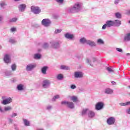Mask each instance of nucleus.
Listing matches in <instances>:
<instances>
[{
    "mask_svg": "<svg viewBox=\"0 0 130 130\" xmlns=\"http://www.w3.org/2000/svg\"><path fill=\"white\" fill-rule=\"evenodd\" d=\"M81 10V6L79 4L76 3L72 7H71L69 9L70 13H78V12H80Z\"/></svg>",
    "mask_w": 130,
    "mask_h": 130,
    "instance_id": "nucleus-1",
    "label": "nucleus"
},
{
    "mask_svg": "<svg viewBox=\"0 0 130 130\" xmlns=\"http://www.w3.org/2000/svg\"><path fill=\"white\" fill-rule=\"evenodd\" d=\"M2 99L3 101L1 102V104L3 105H8V104H10V103L13 102V100L10 97L6 99L5 96H2Z\"/></svg>",
    "mask_w": 130,
    "mask_h": 130,
    "instance_id": "nucleus-2",
    "label": "nucleus"
},
{
    "mask_svg": "<svg viewBox=\"0 0 130 130\" xmlns=\"http://www.w3.org/2000/svg\"><path fill=\"white\" fill-rule=\"evenodd\" d=\"M36 67H37V65L36 63H30L26 65L25 70L26 72H32Z\"/></svg>",
    "mask_w": 130,
    "mask_h": 130,
    "instance_id": "nucleus-3",
    "label": "nucleus"
},
{
    "mask_svg": "<svg viewBox=\"0 0 130 130\" xmlns=\"http://www.w3.org/2000/svg\"><path fill=\"white\" fill-rule=\"evenodd\" d=\"M116 121V119L115 117H109L107 119V123L108 125H114Z\"/></svg>",
    "mask_w": 130,
    "mask_h": 130,
    "instance_id": "nucleus-4",
    "label": "nucleus"
},
{
    "mask_svg": "<svg viewBox=\"0 0 130 130\" xmlns=\"http://www.w3.org/2000/svg\"><path fill=\"white\" fill-rule=\"evenodd\" d=\"M30 10L32 13H34L35 15H38L41 13V9L38 7L32 6L30 7Z\"/></svg>",
    "mask_w": 130,
    "mask_h": 130,
    "instance_id": "nucleus-5",
    "label": "nucleus"
},
{
    "mask_svg": "<svg viewBox=\"0 0 130 130\" xmlns=\"http://www.w3.org/2000/svg\"><path fill=\"white\" fill-rule=\"evenodd\" d=\"M41 24L44 27H49L51 25V21L47 18L42 20Z\"/></svg>",
    "mask_w": 130,
    "mask_h": 130,
    "instance_id": "nucleus-6",
    "label": "nucleus"
},
{
    "mask_svg": "<svg viewBox=\"0 0 130 130\" xmlns=\"http://www.w3.org/2000/svg\"><path fill=\"white\" fill-rule=\"evenodd\" d=\"M50 81L47 79H45L43 81L42 86L44 89H48L50 87Z\"/></svg>",
    "mask_w": 130,
    "mask_h": 130,
    "instance_id": "nucleus-7",
    "label": "nucleus"
},
{
    "mask_svg": "<svg viewBox=\"0 0 130 130\" xmlns=\"http://www.w3.org/2000/svg\"><path fill=\"white\" fill-rule=\"evenodd\" d=\"M4 62L7 64H9L12 62V59H11V55L9 54H6L4 55L3 58Z\"/></svg>",
    "mask_w": 130,
    "mask_h": 130,
    "instance_id": "nucleus-8",
    "label": "nucleus"
},
{
    "mask_svg": "<svg viewBox=\"0 0 130 130\" xmlns=\"http://www.w3.org/2000/svg\"><path fill=\"white\" fill-rule=\"evenodd\" d=\"M95 110H102L104 108V103L102 102H100L96 103L95 105Z\"/></svg>",
    "mask_w": 130,
    "mask_h": 130,
    "instance_id": "nucleus-9",
    "label": "nucleus"
},
{
    "mask_svg": "<svg viewBox=\"0 0 130 130\" xmlns=\"http://www.w3.org/2000/svg\"><path fill=\"white\" fill-rule=\"evenodd\" d=\"M87 63H89V65L91 67H93V63L96 62L97 61V59L96 58H92L90 60L89 58H87L86 59Z\"/></svg>",
    "mask_w": 130,
    "mask_h": 130,
    "instance_id": "nucleus-10",
    "label": "nucleus"
},
{
    "mask_svg": "<svg viewBox=\"0 0 130 130\" xmlns=\"http://www.w3.org/2000/svg\"><path fill=\"white\" fill-rule=\"evenodd\" d=\"M64 36L66 39L69 40H73L74 38H75V36L73 34H71L70 32H67L64 34Z\"/></svg>",
    "mask_w": 130,
    "mask_h": 130,
    "instance_id": "nucleus-11",
    "label": "nucleus"
},
{
    "mask_svg": "<svg viewBox=\"0 0 130 130\" xmlns=\"http://www.w3.org/2000/svg\"><path fill=\"white\" fill-rule=\"evenodd\" d=\"M74 77L76 79H81L84 77V73L82 72H76L74 73Z\"/></svg>",
    "mask_w": 130,
    "mask_h": 130,
    "instance_id": "nucleus-12",
    "label": "nucleus"
},
{
    "mask_svg": "<svg viewBox=\"0 0 130 130\" xmlns=\"http://www.w3.org/2000/svg\"><path fill=\"white\" fill-rule=\"evenodd\" d=\"M16 89L20 91H25L26 86L23 84H19L17 85Z\"/></svg>",
    "mask_w": 130,
    "mask_h": 130,
    "instance_id": "nucleus-13",
    "label": "nucleus"
},
{
    "mask_svg": "<svg viewBox=\"0 0 130 130\" xmlns=\"http://www.w3.org/2000/svg\"><path fill=\"white\" fill-rule=\"evenodd\" d=\"M18 9H19V12H25V10H26V4H20L18 6Z\"/></svg>",
    "mask_w": 130,
    "mask_h": 130,
    "instance_id": "nucleus-14",
    "label": "nucleus"
},
{
    "mask_svg": "<svg viewBox=\"0 0 130 130\" xmlns=\"http://www.w3.org/2000/svg\"><path fill=\"white\" fill-rule=\"evenodd\" d=\"M51 45L53 48H55V49L60 47V44H59V42H54L52 43Z\"/></svg>",
    "mask_w": 130,
    "mask_h": 130,
    "instance_id": "nucleus-15",
    "label": "nucleus"
},
{
    "mask_svg": "<svg viewBox=\"0 0 130 130\" xmlns=\"http://www.w3.org/2000/svg\"><path fill=\"white\" fill-rule=\"evenodd\" d=\"M113 23L114 24V27H119L121 25V21L119 20H116L115 21H113Z\"/></svg>",
    "mask_w": 130,
    "mask_h": 130,
    "instance_id": "nucleus-16",
    "label": "nucleus"
},
{
    "mask_svg": "<svg viewBox=\"0 0 130 130\" xmlns=\"http://www.w3.org/2000/svg\"><path fill=\"white\" fill-rule=\"evenodd\" d=\"M5 77L9 78V77H12L13 76V72L12 71H6L4 72Z\"/></svg>",
    "mask_w": 130,
    "mask_h": 130,
    "instance_id": "nucleus-17",
    "label": "nucleus"
},
{
    "mask_svg": "<svg viewBox=\"0 0 130 130\" xmlns=\"http://www.w3.org/2000/svg\"><path fill=\"white\" fill-rule=\"evenodd\" d=\"M67 106L70 109H74V108H75V105L74 104V103L72 102H68Z\"/></svg>",
    "mask_w": 130,
    "mask_h": 130,
    "instance_id": "nucleus-18",
    "label": "nucleus"
},
{
    "mask_svg": "<svg viewBox=\"0 0 130 130\" xmlns=\"http://www.w3.org/2000/svg\"><path fill=\"white\" fill-rule=\"evenodd\" d=\"M106 24H107V26L108 28H110V27L114 26L113 24V21L112 20H108L106 21Z\"/></svg>",
    "mask_w": 130,
    "mask_h": 130,
    "instance_id": "nucleus-19",
    "label": "nucleus"
},
{
    "mask_svg": "<svg viewBox=\"0 0 130 130\" xmlns=\"http://www.w3.org/2000/svg\"><path fill=\"white\" fill-rule=\"evenodd\" d=\"M88 117H90V118H93V117H95V112H94V111H91L89 110V111H88Z\"/></svg>",
    "mask_w": 130,
    "mask_h": 130,
    "instance_id": "nucleus-20",
    "label": "nucleus"
},
{
    "mask_svg": "<svg viewBox=\"0 0 130 130\" xmlns=\"http://www.w3.org/2000/svg\"><path fill=\"white\" fill-rule=\"evenodd\" d=\"M86 44H87V45H89V46H91V47L96 46V43H95L94 42V41L89 40H87Z\"/></svg>",
    "mask_w": 130,
    "mask_h": 130,
    "instance_id": "nucleus-21",
    "label": "nucleus"
},
{
    "mask_svg": "<svg viewBox=\"0 0 130 130\" xmlns=\"http://www.w3.org/2000/svg\"><path fill=\"white\" fill-rule=\"evenodd\" d=\"M47 69H48V67L44 66L41 69V73L43 75H46V72H47Z\"/></svg>",
    "mask_w": 130,
    "mask_h": 130,
    "instance_id": "nucleus-22",
    "label": "nucleus"
},
{
    "mask_svg": "<svg viewBox=\"0 0 130 130\" xmlns=\"http://www.w3.org/2000/svg\"><path fill=\"white\" fill-rule=\"evenodd\" d=\"M87 41L88 40L84 37L82 38L79 40V42L80 43H81V44H87Z\"/></svg>",
    "mask_w": 130,
    "mask_h": 130,
    "instance_id": "nucleus-23",
    "label": "nucleus"
},
{
    "mask_svg": "<svg viewBox=\"0 0 130 130\" xmlns=\"http://www.w3.org/2000/svg\"><path fill=\"white\" fill-rule=\"evenodd\" d=\"M60 69V70H63L64 71H70V67L65 65H61Z\"/></svg>",
    "mask_w": 130,
    "mask_h": 130,
    "instance_id": "nucleus-24",
    "label": "nucleus"
},
{
    "mask_svg": "<svg viewBox=\"0 0 130 130\" xmlns=\"http://www.w3.org/2000/svg\"><path fill=\"white\" fill-rule=\"evenodd\" d=\"M124 41H130V33L126 34L124 37Z\"/></svg>",
    "mask_w": 130,
    "mask_h": 130,
    "instance_id": "nucleus-25",
    "label": "nucleus"
},
{
    "mask_svg": "<svg viewBox=\"0 0 130 130\" xmlns=\"http://www.w3.org/2000/svg\"><path fill=\"white\" fill-rule=\"evenodd\" d=\"M33 58L34 59H40L41 58V55L40 53L34 54Z\"/></svg>",
    "mask_w": 130,
    "mask_h": 130,
    "instance_id": "nucleus-26",
    "label": "nucleus"
},
{
    "mask_svg": "<svg viewBox=\"0 0 130 130\" xmlns=\"http://www.w3.org/2000/svg\"><path fill=\"white\" fill-rule=\"evenodd\" d=\"M23 123L25 126H30V121L26 119H23Z\"/></svg>",
    "mask_w": 130,
    "mask_h": 130,
    "instance_id": "nucleus-27",
    "label": "nucleus"
},
{
    "mask_svg": "<svg viewBox=\"0 0 130 130\" xmlns=\"http://www.w3.org/2000/svg\"><path fill=\"white\" fill-rule=\"evenodd\" d=\"M105 94H112L113 93V90L110 88H106L105 90Z\"/></svg>",
    "mask_w": 130,
    "mask_h": 130,
    "instance_id": "nucleus-28",
    "label": "nucleus"
},
{
    "mask_svg": "<svg viewBox=\"0 0 130 130\" xmlns=\"http://www.w3.org/2000/svg\"><path fill=\"white\" fill-rule=\"evenodd\" d=\"M11 69L12 70V72H15L17 70V64H16V63L11 64Z\"/></svg>",
    "mask_w": 130,
    "mask_h": 130,
    "instance_id": "nucleus-29",
    "label": "nucleus"
},
{
    "mask_svg": "<svg viewBox=\"0 0 130 130\" xmlns=\"http://www.w3.org/2000/svg\"><path fill=\"white\" fill-rule=\"evenodd\" d=\"M89 109H83L82 111V115H86V114L87 113H89Z\"/></svg>",
    "mask_w": 130,
    "mask_h": 130,
    "instance_id": "nucleus-30",
    "label": "nucleus"
},
{
    "mask_svg": "<svg viewBox=\"0 0 130 130\" xmlns=\"http://www.w3.org/2000/svg\"><path fill=\"white\" fill-rule=\"evenodd\" d=\"M120 106H128L130 105V102H127L126 103H119Z\"/></svg>",
    "mask_w": 130,
    "mask_h": 130,
    "instance_id": "nucleus-31",
    "label": "nucleus"
},
{
    "mask_svg": "<svg viewBox=\"0 0 130 130\" xmlns=\"http://www.w3.org/2000/svg\"><path fill=\"white\" fill-rule=\"evenodd\" d=\"M12 109L13 108H12V107L8 106L4 108V111L7 112V111H11V110H12Z\"/></svg>",
    "mask_w": 130,
    "mask_h": 130,
    "instance_id": "nucleus-32",
    "label": "nucleus"
},
{
    "mask_svg": "<svg viewBox=\"0 0 130 130\" xmlns=\"http://www.w3.org/2000/svg\"><path fill=\"white\" fill-rule=\"evenodd\" d=\"M42 47L44 49H47V48L49 47V44H48L47 43H44L42 45Z\"/></svg>",
    "mask_w": 130,
    "mask_h": 130,
    "instance_id": "nucleus-33",
    "label": "nucleus"
},
{
    "mask_svg": "<svg viewBox=\"0 0 130 130\" xmlns=\"http://www.w3.org/2000/svg\"><path fill=\"white\" fill-rule=\"evenodd\" d=\"M60 98V96L59 95L57 94L55 95L52 99V102H54L56 99H59Z\"/></svg>",
    "mask_w": 130,
    "mask_h": 130,
    "instance_id": "nucleus-34",
    "label": "nucleus"
},
{
    "mask_svg": "<svg viewBox=\"0 0 130 130\" xmlns=\"http://www.w3.org/2000/svg\"><path fill=\"white\" fill-rule=\"evenodd\" d=\"M115 17L117 19H121V14L119 12H117L115 14Z\"/></svg>",
    "mask_w": 130,
    "mask_h": 130,
    "instance_id": "nucleus-35",
    "label": "nucleus"
},
{
    "mask_svg": "<svg viewBox=\"0 0 130 130\" xmlns=\"http://www.w3.org/2000/svg\"><path fill=\"white\" fill-rule=\"evenodd\" d=\"M71 100L73 102H78V101H79V100H78V98H77V96H73L71 97Z\"/></svg>",
    "mask_w": 130,
    "mask_h": 130,
    "instance_id": "nucleus-36",
    "label": "nucleus"
},
{
    "mask_svg": "<svg viewBox=\"0 0 130 130\" xmlns=\"http://www.w3.org/2000/svg\"><path fill=\"white\" fill-rule=\"evenodd\" d=\"M57 79L59 80H61L62 79H63V75L61 74H58L57 76Z\"/></svg>",
    "mask_w": 130,
    "mask_h": 130,
    "instance_id": "nucleus-37",
    "label": "nucleus"
},
{
    "mask_svg": "<svg viewBox=\"0 0 130 130\" xmlns=\"http://www.w3.org/2000/svg\"><path fill=\"white\" fill-rule=\"evenodd\" d=\"M17 21H18V18L17 17H14L11 19L9 20V22H10V23H15V22H17Z\"/></svg>",
    "mask_w": 130,
    "mask_h": 130,
    "instance_id": "nucleus-38",
    "label": "nucleus"
},
{
    "mask_svg": "<svg viewBox=\"0 0 130 130\" xmlns=\"http://www.w3.org/2000/svg\"><path fill=\"white\" fill-rule=\"evenodd\" d=\"M62 31V29L60 28H57L55 29L54 33L55 34H58V33H61V31Z\"/></svg>",
    "mask_w": 130,
    "mask_h": 130,
    "instance_id": "nucleus-39",
    "label": "nucleus"
},
{
    "mask_svg": "<svg viewBox=\"0 0 130 130\" xmlns=\"http://www.w3.org/2000/svg\"><path fill=\"white\" fill-rule=\"evenodd\" d=\"M9 43L14 44V43H16V42H17V41H16V40L11 38L9 39Z\"/></svg>",
    "mask_w": 130,
    "mask_h": 130,
    "instance_id": "nucleus-40",
    "label": "nucleus"
},
{
    "mask_svg": "<svg viewBox=\"0 0 130 130\" xmlns=\"http://www.w3.org/2000/svg\"><path fill=\"white\" fill-rule=\"evenodd\" d=\"M51 109H52V105H49L47 106L46 107V110H48V111H50V110H51Z\"/></svg>",
    "mask_w": 130,
    "mask_h": 130,
    "instance_id": "nucleus-41",
    "label": "nucleus"
},
{
    "mask_svg": "<svg viewBox=\"0 0 130 130\" xmlns=\"http://www.w3.org/2000/svg\"><path fill=\"white\" fill-rule=\"evenodd\" d=\"M7 6V4L5 2H2L0 3L1 8H4L5 6Z\"/></svg>",
    "mask_w": 130,
    "mask_h": 130,
    "instance_id": "nucleus-42",
    "label": "nucleus"
},
{
    "mask_svg": "<svg viewBox=\"0 0 130 130\" xmlns=\"http://www.w3.org/2000/svg\"><path fill=\"white\" fill-rule=\"evenodd\" d=\"M97 43H99V44H104V41L101 39L98 40Z\"/></svg>",
    "mask_w": 130,
    "mask_h": 130,
    "instance_id": "nucleus-43",
    "label": "nucleus"
},
{
    "mask_svg": "<svg viewBox=\"0 0 130 130\" xmlns=\"http://www.w3.org/2000/svg\"><path fill=\"white\" fill-rule=\"evenodd\" d=\"M17 31V28L16 27H12L11 28H10V32H11V33H14V32H16Z\"/></svg>",
    "mask_w": 130,
    "mask_h": 130,
    "instance_id": "nucleus-44",
    "label": "nucleus"
},
{
    "mask_svg": "<svg viewBox=\"0 0 130 130\" xmlns=\"http://www.w3.org/2000/svg\"><path fill=\"white\" fill-rule=\"evenodd\" d=\"M69 102L67 101H63L61 102V105H66L67 106L68 105V103Z\"/></svg>",
    "mask_w": 130,
    "mask_h": 130,
    "instance_id": "nucleus-45",
    "label": "nucleus"
},
{
    "mask_svg": "<svg viewBox=\"0 0 130 130\" xmlns=\"http://www.w3.org/2000/svg\"><path fill=\"white\" fill-rule=\"evenodd\" d=\"M17 115H18V114H17V113H13L11 115L10 117L13 118L14 117H16V116H17Z\"/></svg>",
    "mask_w": 130,
    "mask_h": 130,
    "instance_id": "nucleus-46",
    "label": "nucleus"
},
{
    "mask_svg": "<svg viewBox=\"0 0 130 130\" xmlns=\"http://www.w3.org/2000/svg\"><path fill=\"white\" fill-rule=\"evenodd\" d=\"M107 71L109 72V73H112L113 72V70L111 68L108 67L106 68Z\"/></svg>",
    "mask_w": 130,
    "mask_h": 130,
    "instance_id": "nucleus-47",
    "label": "nucleus"
},
{
    "mask_svg": "<svg viewBox=\"0 0 130 130\" xmlns=\"http://www.w3.org/2000/svg\"><path fill=\"white\" fill-rule=\"evenodd\" d=\"M55 1L58 4H63V0H55Z\"/></svg>",
    "mask_w": 130,
    "mask_h": 130,
    "instance_id": "nucleus-48",
    "label": "nucleus"
},
{
    "mask_svg": "<svg viewBox=\"0 0 130 130\" xmlns=\"http://www.w3.org/2000/svg\"><path fill=\"white\" fill-rule=\"evenodd\" d=\"M107 27V24L106 23L102 26V29L105 30L106 29V27Z\"/></svg>",
    "mask_w": 130,
    "mask_h": 130,
    "instance_id": "nucleus-49",
    "label": "nucleus"
},
{
    "mask_svg": "<svg viewBox=\"0 0 130 130\" xmlns=\"http://www.w3.org/2000/svg\"><path fill=\"white\" fill-rule=\"evenodd\" d=\"M116 50H117V51H118V52H122V49L117 48L116 49Z\"/></svg>",
    "mask_w": 130,
    "mask_h": 130,
    "instance_id": "nucleus-50",
    "label": "nucleus"
},
{
    "mask_svg": "<svg viewBox=\"0 0 130 130\" xmlns=\"http://www.w3.org/2000/svg\"><path fill=\"white\" fill-rule=\"evenodd\" d=\"M126 15H130V10H127L125 11Z\"/></svg>",
    "mask_w": 130,
    "mask_h": 130,
    "instance_id": "nucleus-51",
    "label": "nucleus"
},
{
    "mask_svg": "<svg viewBox=\"0 0 130 130\" xmlns=\"http://www.w3.org/2000/svg\"><path fill=\"white\" fill-rule=\"evenodd\" d=\"M76 85H75V84H72V85H71V89H76Z\"/></svg>",
    "mask_w": 130,
    "mask_h": 130,
    "instance_id": "nucleus-52",
    "label": "nucleus"
},
{
    "mask_svg": "<svg viewBox=\"0 0 130 130\" xmlns=\"http://www.w3.org/2000/svg\"><path fill=\"white\" fill-rule=\"evenodd\" d=\"M119 2H120L119 0H115L114 3L115 5H118V4H119Z\"/></svg>",
    "mask_w": 130,
    "mask_h": 130,
    "instance_id": "nucleus-53",
    "label": "nucleus"
},
{
    "mask_svg": "<svg viewBox=\"0 0 130 130\" xmlns=\"http://www.w3.org/2000/svg\"><path fill=\"white\" fill-rule=\"evenodd\" d=\"M0 112L1 113H4L5 112V110H3V108L0 106Z\"/></svg>",
    "mask_w": 130,
    "mask_h": 130,
    "instance_id": "nucleus-54",
    "label": "nucleus"
},
{
    "mask_svg": "<svg viewBox=\"0 0 130 130\" xmlns=\"http://www.w3.org/2000/svg\"><path fill=\"white\" fill-rule=\"evenodd\" d=\"M8 121H9L10 122V123H12L13 120V119L11 118H8Z\"/></svg>",
    "mask_w": 130,
    "mask_h": 130,
    "instance_id": "nucleus-55",
    "label": "nucleus"
},
{
    "mask_svg": "<svg viewBox=\"0 0 130 130\" xmlns=\"http://www.w3.org/2000/svg\"><path fill=\"white\" fill-rule=\"evenodd\" d=\"M3 22V16L0 14V24H2Z\"/></svg>",
    "mask_w": 130,
    "mask_h": 130,
    "instance_id": "nucleus-56",
    "label": "nucleus"
},
{
    "mask_svg": "<svg viewBox=\"0 0 130 130\" xmlns=\"http://www.w3.org/2000/svg\"><path fill=\"white\" fill-rule=\"evenodd\" d=\"M126 113L128 114H130V108L126 110Z\"/></svg>",
    "mask_w": 130,
    "mask_h": 130,
    "instance_id": "nucleus-57",
    "label": "nucleus"
},
{
    "mask_svg": "<svg viewBox=\"0 0 130 130\" xmlns=\"http://www.w3.org/2000/svg\"><path fill=\"white\" fill-rule=\"evenodd\" d=\"M14 127L15 130H19V128L18 127V126H17V125L16 124L14 125Z\"/></svg>",
    "mask_w": 130,
    "mask_h": 130,
    "instance_id": "nucleus-58",
    "label": "nucleus"
},
{
    "mask_svg": "<svg viewBox=\"0 0 130 130\" xmlns=\"http://www.w3.org/2000/svg\"><path fill=\"white\" fill-rule=\"evenodd\" d=\"M111 83H112L113 85H116V82L114 81H112Z\"/></svg>",
    "mask_w": 130,
    "mask_h": 130,
    "instance_id": "nucleus-59",
    "label": "nucleus"
},
{
    "mask_svg": "<svg viewBox=\"0 0 130 130\" xmlns=\"http://www.w3.org/2000/svg\"><path fill=\"white\" fill-rule=\"evenodd\" d=\"M126 55L127 56H128L130 55V53H127L126 54Z\"/></svg>",
    "mask_w": 130,
    "mask_h": 130,
    "instance_id": "nucleus-60",
    "label": "nucleus"
},
{
    "mask_svg": "<svg viewBox=\"0 0 130 130\" xmlns=\"http://www.w3.org/2000/svg\"><path fill=\"white\" fill-rule=\"evenodd\" d=\"M37 130H44V129L42 128H39V129H37Z\"/></svg>",
    "mask_w": 130,
    "mask_h": 130,
    "instance_id": "nucleus-61",
    "label": "nucleus"
},
{
    "mask_svg": "<svg viewBox=\"0 0 130 130\" xmlns=\"http://www.w3.org/2000/svg\"><path fill=\"white\" fill-rule=\"evenodd\" d=\"M14 2H19V1H20V0H14Z\"/></svg>",
    "mask_w": 130,
    "mask_h": 130,
    "instance_id": "nucleus-62",
    "label": "nucleus"
},
{
    "mask_svg": "<svg viewBox=\"0 0 130 130\" xmlns=\"http://www.w3.org/2000/svg\"><path fill=\"white\" fill-rule=\"evenodd\" d=\"M2 47L1 45H0V49H2Z\"/></svg>",
    "mask_w": 130,
    "mask_h": 130,
    "instance_id": "nucleus-63",
    "label": "nucleus"
},
{
    "mask_svg": "<svg viewBox=\"0 0 130 130\" xmlns=\"http://www.w3.org/2000/svg\"><path fill=\"white\" fill-rule=\"evenodd\" d=\"M128 88H129V89H130V85L128 86Z\"/></svg>",
    "mask_w": 130,
    "mask_h": 130,
    "instance_id": "nucleus-64",
    "label": "nucleus"
}]
</instances>
